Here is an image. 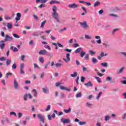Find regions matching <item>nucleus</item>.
I'll return each instance as SVG.
<instances>
[{
	"mask_svg": "<svg viewBox=\"0 0 126 126\" xmlns=\"http://www.w3.org/2000/svg\"><path fill=\"white\" fill-rule=\"evenodd\" d=\"M79 125L80 126H83L84 125H86V122L81 121L79 123Z\"/></svg>",
	"mask_w": 126,
	"mask_h": 126,
	"instance_id": "473e14b6",
	"label": "nucleus"
},
{
	"mask_svg": "<svg viewBox=\"0 0 126 126\" xmlns=\"http://www.w3.org/2000/svg\"><path fill=\"white\" fill-rule=\"evenodd\" d=\"M50 4H54V3H56V0H52L49 2Z\"/></svg>",
	"mask_w": 126,
	"mask_h": 126,
	"instance_id": "13d9d810",
	"label": "nucleus"
},
{
	"mask_svg": "<svg viewBox=\"0 0 126 126\" xmlns=\"http://www.w3.org/2000/svg\"><path fill=\"white\" fill-rule=\"evenodd\" d=\"M85 60L88 61L89 60V55L86 54L84 57Z\"/></svg>",
	"mask_w": 126,
	"mask_h": 126,
	"instance_id": "e433bc0d",
	"label": "nucleus"
},
{
	"mask_svg": "<svg viewBox=\"0 0 126 126\" xmlns=\"http://www.w3.org/2000/svg\"><path fill=\"white\" fill-rule=\"evenodd\" d=\"M89 53H90V55H91V56L93 55H95V52L93 51V50H89Z\"/></svg>",
	"mask_w": 126,
	"mask_h": 126,
	"instance_id": "79ce46f5",
	"label": "nucleus"
},
{
	"mask_svg": "<svg viewBox=\"0 0 126 126\" xmlns=\"http://www.w3.org/2000/svg\"><path fill=\"white\" fill-rule=\"evenodd\" d=\"M37 118H39V121L40 122H42V123H43V124H45V117H44V116H42V115L41 114H38L37 115Z\"/></svg>",
	"mask_w": 126,
	"mask_h": 126,
	"instance_id": "20e7f679",
	"label": "nucleus"
},
{
	"mask_svg": "<svg viewBox=\"0 0 126 126\" xmlns=\"http://www.w3.org/2000/svg\"><path fill=\"white\" fill-rule=\"evenodd\" d=\"M57 45L60 47V48H63V45L61 44V43L57 42Z\"/></svg>",
	"mask_w": 126,
	"mask_h": 126,
	"instance_id": "052dcab7",
	"label": "nucleus"
},
{
	"mask_svg": "<svg viewBox=\"0 0 126 126\" xmlns=\"http://www.w3.org/2000/svg\"><path fill=\"white\" fill-rule=\"evenodd\" d=\"M10 63H11V60L9 59H7L6 62V64H7V65H9V64H10Z\"/></svg>",
	"mask_w": 126,
	"mask_h": 126,
	"instance_id": "2f4dec72",
	"label": "nucleus"
},
{
	"mask_svg": "<svg viewBox=\"0 0 126 126\" xmlns=\"http://www.w3.org/2000/svg\"><path fill=\"white\" fill-rule=\"evenodd\" d=\"M83 51V50H82V48H77L75 51L74 53L75 54H78L79 53H81V52H82Z\"/></svg>",
	"mask_w": 126,
	"mask_h": 126,
	"instance_id": "ddd939ff",
	"label": "nucleus"
},
{
	"mask_svg": "<svg viewBox=\"0 0 126 126\" xmlns=\"http://www.w3.org/2000/svg\"><path fill=\"white\" fill-rule=\"evenodd\" d=\"M73 47H74V48H77L79 47V44H78V43L74 44H73Z\"/></svg>",
	"mask_w": 126,
	"mask_h": 126,
	"instance_id": "c03bdc74",
	"label": "nucleus"
},
{
	"mask_svg": "<svg viewBox=\"0 0 126 126\" xmlns=\"http://www.w3.org/2000/svg\"><path fill=\"white\" fill-rule=\"evenodd\" d=\"M84 85H85V86L91 87L93 86V84H92V83L91 82V81L88 82L87 83L85 84Z\"/></svg>",
	"mask_w": 126,
	"mask_h": 126,
	"instance_id": "dca6fc26",
	"label": "nucleus"
},
{
	"mask_svg": "<svg viewBox=\"0 0 126 126\" xmlns=\"http://www.w3.org/2000/svg\"><path fill=\"white\" fill-rule=\"evenodd\" d=\"M124 69H125V67H122L120 69H119L118 71V73H122V72H123V71H124Z\"/></svg>",
	"mask_w": 126,
	"mask_h": 126,
	"instance_id": "c756f323",
	"label": "nucleus"
},
{
	"mask_svg": "<svg viewBox=\"0 0 126 126\" xmlns=\"http://www.w3.org/2000/svg\"><path fill=\"white\" fill-rule=\"evenodd\" d=\"M79 24H80L81 27L84 28V29H86V28H88L89 27L88 25H87V23L86 22H84L83 23L79 22Z\"/></svg>",
	"mask_w": 126,
	"mask_h": 126,
	"instance_id": "39448f33",
	"label": "nucleus"
},
{
	"mask_svg": "<svg viewBox=\"0 0 126 126\" xmlns=\"http://www.w3.org/2000/svg\"><path fill=\"white\" fill-rule=\"evenodd\" d=\"M60 88L61 90H65V91H68V92H70V89H68V88H66L63 86H60Z\"/></svg>",
	"mask_w": 126,
	"mask_h": 126,
	"instance_id": "6e6552de",
	"label": "nucleus"
},
{
	"mask_svg": "<svg viewBox=\"0 0 126 126\" xmlns=\"http://www.w3.org/2000/svg\"><path fill=\"white\" fill-rule=\"evenodd\" d=\"M79 2L80 3H85L86 4H87V5H88L89 6L91 5V3L86 2V1H85L80 0V1H79Z\"/></svg>",
	"mask_w": 126,
	"mask_h": 126,
	"instance_id": "4468645a",
	"label": "nucleus"
},
{
	"mask_svg": "<svg viewBox=\"0 0 126 126\" xmlns=\"http://www.w3.org/2000/svg\"><path fill=\"white\" fill-rule=\"evenodd\" d=\"M123 79H125L122 82L123 84H126V78H123Z\"/></svg>",
	"mask_w": 126,
	"mask_h": 126,
	"instance_id": "774afa93",
	"label": "nucleus"
},
{
	"mask_svg": "<svg viewBox=\"0 0 126 126\" xmlns=\"http://www.w3.org/2000/svg\"><path fill=\"white\" fill-rule=\"evenodd\" d=\"M110 16H113L114 17H119V16L116 14H110Z\"/></svg>",
	"mask_w": 126,
	"mask_h": 126,
	"instance_id": "de8ad7c7",
	"label": "nucleus"
},
{
	"mask_svg": "<svg viewBox=\"0 0 126 126\" xmlns=\"http://www.w3.org/2000/svg\"><path fill=\"white\" fill-rule=\"evenodd\" d=\"M27 97H28V94H25L24 95V99L25 100V101H27Z\"/></svg>",
	"mask_w": 126,
	"mask_h": 126,
	"instance_id": "37998d69",
	"label": "nucleus"
},
{
	"mask_svg": "<svg viewBox=\"0 0 126 126\" xmlns=\"http://www.w3.org/2000/svg\"><path fill=\"white\" fill-rule=\"evenodd\" d=\"M92 63H98V61L96 58L93 57L92 58Z\"/></svg>",
	"mask_w": 126,
	"mask_h": 126,
	"instance_id": "b1692460",
	"label": "nucleus"
},
{
	"mask_svg": "<svg viewBox=\"0 0 126 126\" xmlns=\"http://www.w3.org/2000/svg\"><path fill=\"white\" fill-rule=\"evenodd\" d=\"M25 66V64L24 63H21L20 64V69H23Z\"/></svg>",
	"mask_w": 126,
	"mask_h": 126,
	"instance_id": "4be33fe9",
	"label": "nucleus"
},
{
	"mask_svg": "<svg viewBox=\"0 0 126 126\" xmlns=\"http://www.w3.org/2000/svg\"><path fill=\"white\" fill-rule=\"evenodd\" d=\"M64 51H65V52H68V53H71V49H67V48H66V49H64Z\"/></svg>",
	"mask_w": 126,
	"mask_h": 126,
	"instance_id": "69168bd1",
	"label": "nucleus"
},
{
	"mask_svg": "<svg viewBox=\"0 0 126 126\" xmlns=\"http://www.w3.org/2000/svg\"><path fill=\"white\" fill-rule=\"evenodd\" d=\"M61 121L63 123V124H68L69 123H70V121H69V119H64V118H62L61 120Z\"/></svg>",
	"mask_w": 126,
	"mask_h": 126,
	"instance_id": "1a4fd4ad",
	"label": "nucleus"
},
{
	"mask_svg": "<svg viewBox=\"0 0 126 126\" xmlns=\"http://www.w3.org/2000/svg\"><path fill=\"white\" fill-rule=\"evenodd\" d=\"M109 120H110V116L107 115L105 117V121H109Z\"/></svg>",
	"mask_w": 126,
	"mask_h": 126,
	"instance_id": "8fccbe9b",
	"label": "nucleus"
},
{
	"mask_svg": "<svg viewBox=\"0 0 126 126\" xmlns=\"http://www.w3.org/2000/svg\"><path fill=\"white\" fill-rule=\"evenodd\" d=\"M92 105H93V104L89 103V102H87L86 104V106H87V107H90Z\"/></svg>",
	"mask_w": 126,
	"mask_h": 126,
	"instance_id": "3c124183",
	"label": "nucleus"
},
{
	"mask_svg": "<svg viewBox=\"0 0 126 126\" xmlns=\"http://www.w3.org/2000/svg\"><path fill=\"white\" fill-rule=\"evenodd\" d=\"M84 80H85V78L83 76L81 77V82H84Z\"/></svg>",
	"mask_w": 126,
	"mask_h": 126,
	"instance_id": "6e6d98bb",
	"label": "nucleus"
},
{
	"mask_svg": "<svg viewBox=\"0 0 126 126\" xmlns=\"http://www.w3.org/2000/svg\"><path fill=\"white\" fill-rule=\"evenodd\" d=\"M42 92H43V93H45V94H49L50 91H49V88H48V87L45 86L44 88H43Z\"/></svg>",
	"mask_w": 126,
	"mask_h": 126,
	"instance_id": "423d86ee",
	"label": "nucleus"
},
{
	"mask_svg": "<svg viewBox=\"0 0 126 126\" xmlns=\"http://www.w3.org/2000/svg\"><path fill=\"white\" fill-rule=\"evenodd\" d=\"M39 61L40 63H44V58H39Z\"/></svg>",
	"mask_w": 126,
	"mask_h": 126,
	"instance_id": "c9c22d12",
	"label": "nucleus"
},
{
	"mask_svg": "<svg viewBox=\"0 0 126 126\" xmlns=\"http://www.w3.org/2000/svg\"><path fill=\"white\" fill-rule=\"evenodd\" d=\"M85 38L86 39H92V37L91 36H89V35H88L87 34L85 35Z\"/></svg>",
	"mask_w": 126,
	"mask_h": 126,
	"instance_id": "4c0bfd02",
	"label": "nucleus"
},
{
	"mask_svg": "<svg viewBox=\"0 0 126 126\" xmlns=\"http://www.w3.org/2000/svg\"><path fill=\"white\" fill-rule=\"evenodd\" d=\"M61 84H62V83H61V82L56 83V87H59V86H60V85H61Z\"/></svg>",
	"mask_w": 126,
	"mask_h": 126,
	"instance_id": "0e129e2a",
	"label": "nucleus"
},
{
	"mask_svg": "<svg viewBox=\"0 0 126 126\" xmlns=\"http://www.w3.org/2000/svg\"><path fill=\"white\" fill-rule=\"evenodd\" d=\"M32 35L33 36H36V37H38L39 36V33H37V32H33L32 33Z\"/></svg>",
	"mask_w": 126,
	"mask_h": 126,
	"instance_id": "4d7b16f0",
	"label": "nucleus"
},
{
	"mask_svg": "<svg viewBox=\"0 0 126 126\" xmlns=\"http://www.w3.org/2000/svg\"><path fill=\"white\" fill-rule=\"evenodd\" d=\"M81 9L84 11L83 13H81V15H85L87 13V10H86V8L85 7H81Z\"/></svg>",
	"mask_w": 126,
	"mask_h": 126,
	"instance_id": "f8f14e48",
	"label": "nucleus"
},
{
	"mask_svg": "<svg viewBox=\"0 0 126 126\" xmlns=\"http://www.w3.org/2000/svg\"><path fill=\"white\" fill-rule=\"evenodd\" d=\"M102 93L103 92H100L97 96L96 97V99H98L101 96V95H102Z\"/></svg>",
	"mask_w": 126,
	"mask_h": 126,
	"instance_id": "72a5a7b5",
	"label": "nucleus"
},
{
	"mask_svg": "<svg viewBox=\"0 0 126 126\" xmlns=\"http://www.w3.org/2000/svg\"><path fill=\"white\" fill-rule=\"evenodd\" d=\"M10 115L11 116L12 115H13L15 117H17V115H16V113L15 112L12 111L10 113Z\"/></svg>",
	"mask_w": 126,
	"mask_h": 126,
	"instance_id": "ea45409f",
	"label": "nucleus"
},
{
	"mask_svg": "<svg viewBox=\"0 0 126 126\" xmlns=\"http://www.w3.org/2000/svg\"><path fill=\"white\" fill-rule=\"evenodd\" d=\"M12 75V73L10 72H8L6 73V77H8V76H11Z\"/></svg>",
	"mask_w": 126,
	"mask_h": 126,
	"instance_id": "bf43d9fd",
	"label": "nucleus"
},
{
	"mask_svg": "<svg viewBox=\"0 0 126 126\" xmlns=\"http://www.w3.org/2000/svg\"><path fill=\"white\" fill-rule=\"evenodd\" d=\"M80 55L81 58H83V57H84V56L86 55V53L83 52V50L81 53H80Z\"/></svg>",
	"mask_w": 126,
	"mask_h": 126,
	"instance_id": "5701e85b",
	"label": "nucleus"
},
{
	"mask_svg": "<svg viewBox=\"0 0 126 126\" xmlns=\"http://www.w3.org/2000/svg\"><path fill=\"white\" fill-rule=\"evenodd\" d=\"M66 57L68 62H69L70 61V58H69V57H70V54L69 53H67L66 55Z\"/></svg>",
	"mask_w": 126,
	"mask_h": 126,
	"instance_id": "7c9ffc66",
	"label": "nucleus"
},
{
	"mask_svg": "<svg viewBox=\"0 0 126 126\" xmlns=\"http://www.w3.org/2000/svg\"><path fill=\"white\" fill-rule=\"evenodd\" d=\"M4 47H5L4 41H3V40L0 41V49H1V50H3L4 49Z\"/></svg>",
	"mask_w": 126,
	"mask_h": 126,
	"instance_id": "0eeeda50",
	"label": "nucleus"
},
{
	"mask_svg": "<svg viewBox=\"0 0 126 126\" xmlns=\"http://www.w3.org/2000/svg\"><path fill=\"white\" fill-rule=\"evenodd\" d=\"M11 41H13V38H12V37H10L9 36V35H8V34H6L5 35V39L3 41L4 43V42H11Z\"/></svg>",
	"mask_w": 126,
	"mask_h": 126,
	"instance_id": "f03ea898",
	"label": "nucleus"
},
{
	"mask_svg": "<svg viewBox=\"0 0 126 126\" xmlns=\"http://www.w3.org/2000/svg\"><path fill=\"white\" fill-rule=\"evenodd\" d=\"M39 8H42L43 7H46V5L45 4H41L38 6Z\"/></svg>",
	"mask_w": 126,
	"mask_h": 126,
	"instance_id": "f704fd0d",
	"label": "nucleus"
},
{
	"mask_svg": "<svg viewBox=\"0 0 126 126\" xmlns=\"http://www.w3.org/2000/svg\"><path fill=\"white\" fill-rule=\"evenodd\" d=\"M32 92L33 93L34 97H37V96L38 95V93L37 92V91L36 90V89H33Z\"/></svg>",
	"mask_w": 126,
	"mask_h": 126,
	"instance_id": "a211bd4d",
	"label": "nucleus"
},
{
	"mask_svg": "<svg viewBox=\"0 0 126 126\" xmlns=\"http://www.w3.org/2000/svg\"><path fill=\"white\" fill-rule=\"evenodd\" d=\"M20 18H21V14L20 13H17L15 18L16 23H17V21H19V20H20Z\"/></svg>",
	"mask_w": 126,
	"mask_h": 126,
	"instance_id": "9b49d317",
	"label": "nucleus"
},
{
	"mask_svg": "<svg viewBox=\"0 0 126 126\" xmlns=\"http://www.w3.org/2000/svg\"><path fill=\"white\" fill-rule=\"evenodd\" d=\"M70 76H71V77H76V76H77V72H74L73 74H70Z\"/></svg>",
	"mask_w": 126,
	"mask_h": 126,
	"instance_id": "412c9836",
	"label": "nucleus"
},
{
	"mask_svg": "<svg viewBox=\"0 0 126 126\" xmlns=\"http://www.w3.org/2000/svg\"><path fill=\"white\" fill-rule=\"evenodd\" d=\"M46 21H44L41 23L40 27H42V28H44V25H45V23H46Z\"/></svg>",
	"mask_w": 126,
	"mask_h": 126,
	"instance_id": "a19ab883",
	"label": "nucleus"
},
{
	"mask_svg": "<svg viewBox=\"0 0 126 126\" xmlns=\"http://www.w3.org/2000/svg\"><path fill=\"white\" fill-rule=\"evenodd\" d=\"M12 68L14 69H16V68H17V65H16V64L14 63L12 66Z\"/></svg>",
	"mask_w": 126,
	"mask_h": 126,
	"instance_id": "58836bf2",
	"label": "nucleus"
},
{
	"mask_svg": "<svg viewBox=\"0 0 126 126\" xmlns=\"http://www.w3.org/2000/svg\"><path fill=\"white\" fill-rule=\"evenodd\" d=\"M99 4H100V2H99V1H96L94 3V7H97V6H98V5H99Z\"/></svg>",
	"mask_w": 126,
	"mask_h": 126,
	"instance_id": "cd10ccee",
	"label": "nucleus"
},
{
	"mask_svg": "<svg viewBox=\"0 0 126 126\" xmlns=\"http://www.w3.org/2000/svg\"><path fill=\"white\" fill-rule=\"evenodd\" d=\"M79 6H78V5L75 4V3H73L72 4H69L68 5V7L70 8H76L77 7H78Z\"/></svg>",
	"mask_w": 126,
	"mask_h": 126,
	"instance_id": "9d476101",
	"label": "nucleus"
},
{
	"mask_svg": "<svg viewBox=\"0 0 126 126\" xmlns=\"http://www.w3.org/2000/svg\"><path fill=\"white\" fill-rule=\"evenodd\" d=\"M53 13H52V16L54 19H56L57 22L60 23V19H59V13L57 12V7L53 6Z\"/></svg>",
	"mask_w": 126,
	"mask_h": 126,
	"instance_id": "f257e3e1",
	"label": "nucleus"
},
{
	"mask_svg": "<svg viewBox=\"0 0 126 126\" xmlns=\"http://www.w3.org/2000/svg\"><path fill=\"white\" fill-rule=\"evenodd\" d=\"M51 110V105H48L46 109H45V111H50Z\"/></svg>",
	"mask_w": 126,
	"mask_h": 126,
	"instance_id": "a18cd8bd",
	"label": "nucleus"
},
{
	"mask_svg": "<svg viewBox=\"0 0 126 126\" xmlns=\"http://www.w3.org/2000/svg\"><path fill=\"white\" fill-rule=\"evenodd\" d=\"M111 80H112V77L109 76L106 78L107 81H111Z\"/></svg>",
	"mask_w": 126,
	"mask_h": 126,
	"instance_id": "603ef678",
	"label": "nucleus"
},
{
	"mask_svg": "<svg viewBox=\"0 0 126 126\" xmlns=\"http://www.w3.org/2000/svg\"><path fill=\"white\" fill-rule=\"evenodd\" d=\"M38 54L39 55H43V56H49V53L45 49L40 50Z\"/></svg>",
	"mask_w": 126,
	"mask_h": 126,
	"instance_id": "7ed1b4c3",
	"label": "nucleus"
},
{
	"mask_svg": "<svg viewBox=\"0 0 126 126\" xmlns=\"http://www.w3.org/2000/svg\"><path fill=\"white\" fill-rule=\"evenodd\" d=\"M94 78H95V79H96V81L98 83H102V81L101 80V79L99 77L94 76Z\"/></svg>",
	"mask_w": 126,
	"mask_h": 126,
	"instance_id": "aec40b11",
	"label": "nucleus"
},
{
	"mask_svg": "<svg viewBox=\"0 0 126 126\" xmlns=\"http://www.w3.org/2000/svg\"><path fill=\"white\" fill-rule=\"evenodd\" d=\"M48 1V0H40L41 3H46Z\"/></svg>",
	"mask_w": 126,
	"mask_h": 126,
	"instance_id": "5fc2aeb1",
	"label": "nucleus"
},
{
	"mask_svg": "<svg viewBox=\"0 0 126 126\" xmlns=\"http://www.w3.org/2000/svg\"><path fill=\"white\" fill-rule=\"evenodd\" d=\"M0 61H1V62H3V61H6V60L5 58H4V57H1L0 58Z\"/></svg>",
	"mask_w": 126,
	"mask_h": 126,
	"instance_id": "338daca9",
	"label": "nucleus"
},
{
	"mask_svg": "<svg viewBox=\"0 0 126 126\" xmlns=\"http://www.w3.org/2000/svg\"><path fill=\"white\" fill-rule=\"evenodd\" d=\"M13 36H14V38H20V36H19V35H18L16 34H15V33L13 34Z\"/></svg>",
	"mask_w": 126,
	"mask_h": 126,
	"instance_id": "49530a36",
	"label": "nucleus"
},
{
	"mask_svg": "<svg viewBox=\"0 0 126 126\" xmlns=\"http://www.w3.org/2000/svg\"><path fill=\"white\" fill-rule=\"evenodd\" d=\"M7 27L8 28V29H11V28H12V24L11 23H7Z\"/></svg>",
	"mask_w": 126,
	"mask_h": 126,
	"instance_id": "a878e982",
	"label": "nucleus"
},
{
	"mask_svg": "<svg viewBox=\"0 0 126 126\" xmlns=\"http://www.w3.org/2000/svg\"><path fill=\"white\" fill-rule=\"evenodd\" d=\"M56 114H58V111L54 110V113H53L52 115L51 116V117H52V118H53V119H55V118H56Z\"/></svg>",
	"mask_w": 126,
	"mask_h": 126,
	"instance_id": "6ab92c4d",
	"label": "nucleus"
},
{
	"mask_svg": "<svg viewBox=\"0 0 126 126\" xmlns=\"http://www.w3.org/2000/svg\"><path fill=\"white\" fill-rule=\"evenodd\" d=\"M79 80V76H77L76 79V82L77 85L79 84V82H78Z\"/></svg>",
	"mask_w": 126,
	"mask_h": 126,
	"instance_id": "680f3d73",
	"label": "nucleus"
},
{
	"mask_svg": "<svg viewBox=\"0 0 126 126\" xmlns=\"http://www.w3.org/2000/svg\"><path fill=\"white\" fill-rule=\"evenodd\" d=\"M52 45L53 46H55L56 50H58V45H57V44L56 43H55V42L52 43Z\"/></svg>",
	"mask_w": 126,
	"mask_h": 126,
	"instance_id": "09e8293b",
	"label": "nucleus"
},
{
	"mask_svg": "<svg viewBox=\"0 0 126 126\" xmlns=\"http://www.w3.org/2000/svg\"><path fill=\"white\" fill-rule=\"evenodd\" d=\"M63 111L64 113H65V114H68V113H70V112H71V108H69L68 110L63 109Z\"/></svg>",
	"mask_w": 126,
	"mask_h": 126,
	"instance_id": "f3484780",
	"label": "nucleus"
},
{
	"mask_svg": "<svg viewBox=\"0 0 126 126\" xmlns=\"http://www.w3.org/2000/svg\"><path fill=\"white\" fill-rule=\"evenodd\" d=\"M55 65L56 67H61V66H63V64L61 63H57Z\"/></svg>",
	"mask_w": 126,
	"mask_h": 126,
	"instance_id": "c85d7f7f",
	"label": "nucleus"
},
{
	"mask_svg": "<svg viewBox=\"0 0 126 126\" xmlns=\"http://www.w3.org/2000/svg\"><path fill=\"white\" fill-rule=\"evenodd\" d=\"M82 96V93H81V92H80L79 93L77 94H76V98H80Z\"/></svg>",
	"mask_w": 126,
	"mask_h": 126,
	"instance_id": "393cba45",
	"label": "nucleus"
},
{
	"mask_svg": "<svg viewBox=\"0 0 126 126\" xmlns=\"http://www.w3.org/2000/svg\"><path fill=\"white\" fill-rule=\"evenodd\" d=\"M101 65L102 66H103L104 67H107V66H108V63H101Z\"/></svg>",
	"mask_w": 126,
	"mask_h": 126,
	"instance_id": "bb28decb",
	"label": "nucleus"
},
{
	"mask_svg": "<svg viewBox=\"0 0 126 126\" xmlns=\"http://www.w3.org/2000/svg\"><path fill=\"white\" fill-rule=\"evenodd\" d=\"M44 48H45V49H48V50H49L50 51L51 50V47H50V46L48 45H45Z\"/></svg>",
	"mask_w": 126,
	"mask_h": 126,
	"instance_id": "e2e57ef3",
	"label": "nucleus"
},
{
	"mask_svg": "<svg viewBox=\"0 0 126 126\" xmlns=\"http://www.w3.org/2000/svg\"><path fill=\"white\" fill-rule=\"evenodd\" d=\"M14 86L15 89H18V83L16 80H14Z\"/></svg>",
	"mask_w": 126,
	"mask_h": 126,
	"instance_id": "2eb2a0df",
	"label": "nucleus"
},
{
	"mask_svg": "<svg viewBox=\"0 0 126 126\" xmlns=\"http://www.w3.org/2000/svg\"><path fill=\"white\" fill-rule=\"evenodd\" d=\"M20 69L21 74H24V73H25V71H24V70H23V69Z\"/></svg>",
	"mask_w": 126,
	"mask_h": 126,
	"instance_id": "864d4df0",
	"label": "nucleus"
}]
</instances>
